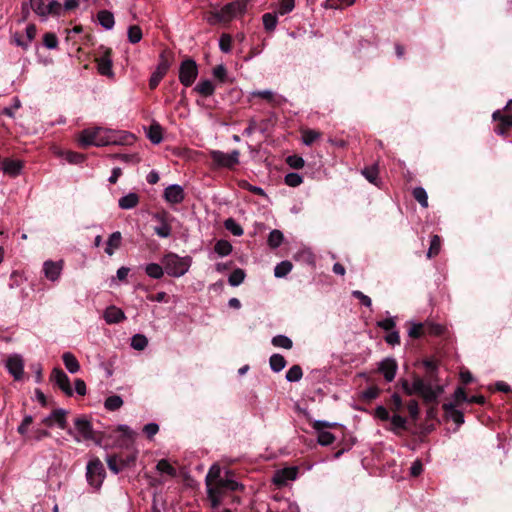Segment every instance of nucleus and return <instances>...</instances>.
I'll use <instances>...</instances> for the list:
<instances>
[{"mask_svg":"<svg viewBox=\"0 0 512 512\" xmlns=\"http://www.w3.org/2000/svg\"><path fill=\"white\" fill-rule=\"evenodd\" d=\"M214 251L221 257L227 256L232 252V245L227 240H218L214 246Z\"/></svg>","mask_w":512,"mask_h":512,"instance_id":"f704fd0d","label":"nucleus"},{"mask_svg":"<svg viewBox=\"0 0 512 512\" xmlns=\"http://www.w3.org/2000/svg\"><path fill=\"white\" fill-rule=\"evenodd\" d=\"M424 325H425V334H429V335L438 336V335H441L445 330L444 326H442L440 324L424 323Z\"/></svg>","mask_w":512,"mask_h":512,"instance_id":"864d4df0","label":"nucleus"},{"mask_svg":"<svg viewBox=\"0 0 512 512\" xmlns=\"http://www.w3.org/2000/svg\"><path fill=\"white\" fill-rule=\"evenodd\" d=\"M6 368L16 380H20L24 372V362L22 357L17 354L10 356L6 361Z\"/></svg>","mask_w":512,"mask_h":512,"instance_id":"2eb2a0df","label":"nucleus"},{"mask_svg":"<svg viewBox=\"0 0 512 512\" xmlns=\"http://www.w3.org/2000/svg\"><path fill=\"white\" fill-rule=\"evenodd\" d=\"M194 90L200 95L208 97L214 93L215 87L210 80H202L194 87Z\"/></svg>","mask_w":512,"mask_h":512,"instance_id":"c756f323","label":"nucleus"},{"mask_svg":"<svg viewBox=\"0 0 512 512\" xmlns=\"http://www.w3.org/2000/svg\"><path fill=\"white\" fill-rule=\"evenodd\" d=\"M379 371L387 382L393 381L397 371V363L392 358H386L380 362Z\"/></svg>","mask_w":512,"mask_h":512,"instance_id":"aec40b11","label":"nucleus"},{"mask_svg":"<svg viewBox=\"0 0 512 512\" xmlns=\"http://www.w3.org/2000/svg\"><path fill=\"white\" fill-rule=\"evenodd\" d=\"M408 335L412 338H419L425 335L424 323H413L408 331Z\"/></svg>","mask_w":512,"mask_h":512,"instance_id":"8fccbe9b","label":"nucleus"},{"mask_svg":"<svg viewBox=\"0 0 512 512\" xmlns=\"http://www.w3.org/2000/svg\"><path fill=\"white\" fill-rule=\"evenodd\" d=\"M287 163L290 167L294 169H301L304 167L305 161L302 157L299 156H289L287 158Z\"/></svg>","mask_w":512,"mask_h":512,"instance_id":"e2e57ef3","label":"nucleus"},{"mask_svg":"<svg viewBox=\"0 0 512 512\" xmlns=\"http://www.w3.org/2000/svg\"><path fill=\"white\" fill-rule=\"evenodd\" d=\"M443 409L446 413L449 414L451 419L457 424L461 425L464 423V415L461 411L455 408V404L453 403H444Z\"/></svg>","mask_w":512,"mask_h":512,"instance_id":"c85d7f7f","label":"nucleus"},{"mask_svg":"<svg viewBox=\"0 0 512 512\" xmlns=\"http://www.w3.org/2000/svg\"><path fill=\"white\" fill-rule=\"evenodd\" d=\"M356 0H327L326 7L331 9H341L343 6H350Z\"/></svg>","mask_w":512,"mask_h":512,"instance_id":"6e6d98bb","label":"nucleus"},{"mask_svg":"<svg viewBox=\"0 0 512 512\" xmlns=\"http://www.w3.org/2000/svg\"><path fill=\"white\" fill-rule=\"evenodd\" d=\"M191 262V257H180L174 253H168L162 259L165 272L172 277H181L186 274L191 266Z\"/></svg>","mask_w":512,"mask_h":512,"instance_id":"f03ea898","label":"nucleus"},{"mask_svg":"<svg viewBox=\"0 0 512 512\" xmlns=\"http://www.w3.org/2000/svg\"><path fill=\"white\" fill-rule=\"evenodd\" d=\"M303 376L302 368L299 365H293L286 372V380L288 382H298Z\"/></svg>","mask_w":512,"mask_h":512,"instance_id":"ea45409f","label":"nucleus"},{"mask_svg":"<svg viewBox=\"0 0 512 512\" xmlns=\"http://www.w3.org/2000/svg\"><path fill=\"white\" fill-rule=\"evenodd\" d=\"M114 157L125 163L137 164L140 162V157L137 154H116Z\"/></svg>","mask_w":512,"mask_h":512,"instance_id":"680f3d73","label":"nucleus"},{"mask_svg":"<svg viewBox=\"0 0 512 512\" xmlns=\"http://www.w3.org/2000/svg\"><path fill=\"white\" fill-rule=\"evenodd\" d=\"M303 182V178L300 174L291 172L285 176V183L290 187H297Z\"/></svg>","mask_w":512,"mask_h":512,"instance_id":"3c124183","label":"nucleus"},{"mask_svg":"<svg viewBox=\"0 0 512 512\" xmlns=\"http://www.w3.org/2000/svg\"><path fill=\"white\" fill-rule=\"evenodd\" d=\"M101 132V127L84 129L78 137L80 146L84 148L92 145L94 146V142H96L98 134Z\"/></svg>","mask_w":512,"mask_h":512,"instance_id":"6ab92c4d","label":"nucleus"},{"mask_svg":"<svg viewBox=\"0 0 512 512\" xmlns=\"http://www.w3.org/2000/svg\"><path fill=\"white\" fill-rule=\"evenodd\" d=\"M164 271V266H161L157 263H150L145 267L146 274L153 279L162 278L164 275Z\"/></svg>","mask_w":512,"mask_h":512,"instance_id":"2f4dec72","label":"nucleus"},{"mask_svg":"<svg viewBox=\"0 0 512 512\" xmlns=\"http://www.w3.org/2000/svg\"><path fill=\"white\" fill-rule=\"evenodd\" d=\"M262 21L264 28L269 32L274 31L278 23L277 16L273 13H265L262 16Z\"/></svg>","mask_w":512,"mask_h":512,"instance_id":"a19ab883","label":"nucleus"},{"mask_svg":"<svg viewBox=\"0 0 512 512\" xmlns=\"http://www.w3.org/2000/svg\"><path fill=\"white\" fill-rule=\"evenodd\" d=\"M270 368L272 371L278 373L286 366V360L281 354H273L269 359Z\"/></svg>","mask_w":512,"mask_h":512,"instance_id":"7c9ffc66","label":"nucleus"},{"mask_svg":"<svg viewBox=\"0 0 512 512\" xmlns=\"http://www.w3.org/2000/svg\"><path fill=\"white\" fill-rule=\"evenodd\" d=\"M101 133L98 134V138L96 142H94V146H107V145H115L122 144L126 141L127 137L130 135H122V132L115 131L107 128L101 127Z\"/></svg>","mask_w":512,"mask_h":512,"instance_id":"1a4fd4ad","label":"nucleus"},{"mask_svg":"<svg viewBox=\"0 0 512 512\" xmlns=\"http://www.w3.org/2000/svg\"><path fill=\"white\" fill-rule=\"evenodd\" d=\"M239 487V484L238 482L234 481V480H229V479H219L217 482H216V485L214 487L215 489V492H214V498L211 499L212 500V506L213 507H216L219 503V501L216 499V494L220 493L221 490L223 489H229L231 491H235L237 490Z\"/></svg>","mask_w":512,"mask_h":512,"instance_id":"4be33fe9","label":"nucleus"},{"mask_svg":"<svg viewBox=\"0 0 512 512\" xmlns=\"http://www.w3.org/2000/svg\"><path fill=\"white\" fill-rule=\"evenodd\" d=\"M63 267H64L63 260H59V261L47 260L43 263V273L48 280L55 282V281L59 280V278L62 274V271H63Z\"/></svg>","mask_w":512,"mask_h":512,"instance_id":"f8f14e48","label":"nucleus"},{"mask_svg":"<svg viewBox=\"0 0 512 512\" xmlns=\"http://www.w3.org/2000/svg\"><path fill=\"white\" fill-rule=\"evenodd\" d=\"M122 242V235L119 231L113 232L106 243L105 253L112 256L115 250L119 249Z\"/></svg>","mask_w":512,"mask_h":512,"instance_id":"a878e982","label":"nucleus"},{"mask_svg":"<svg viewBox=\"0 0 512 512\" xmlns=\"http://www.w3.org/2000/svg\"><path fill=\"white\" fill-rule=\"evenodd\" d=\"M64 157L71 164H79L84 161V155L77 152L67 151L64 153Z\"/></svg>","mask_w":512,"mask_h":512,"instance_id":"bf43d9fd","label":"nucleus"},{"mask_svg":"<svg viewBox=\"0 0 512 512\" xmlns=\"http://www.w3.org/2000/svg\"><path fill=\"white\" fill-rule=\"evenodd\" d=\"M402 388L404 392L411 396L414 394H420L424 401L430 403L437 400L439 395L443 392V388L439 385L435 387L430 383L426 382L420 377H415L413 383L410 384L407 380H402Z\"/></svg>","mask_w":512,"mask_h":512,"instance_id":"f257e3e1","label":"nucleus"},{"mask_svg":"<svg viewBox=\"0 0 512 512\" xmlns=\"http://www.w3.org/2000/svg\"><path fill=\"white\" fill-rule=\"evenodd\" d=\"M51 380L67 395L72 396L73 390L70 385V380L63 370L54 368L51 374Z\"/></svg>","mask_w":512,"mask_h":512,"instance_id":"4468645a","label":"nucleus"},{"mask_svg":"<svg viewBox=\"0 0 512 512\" xmlns=\"http://www.w3.org/2000/svg\"><path fill=\"white\" fill-rule=\"evenodd\" d=\"M62 359L66 369L70 373L74 374L80 370V364L71 352H65L62 356Z\"/></svg>","mask_w":512,"mask_h":512,"instance_id":"cd10ccee","label":"nucleus"},{"mask_svg":"<svg viewBox=\"0 0 512 512\" xmlns=\"http://www.w3.org/2000/svg\"><path fill=\"white\" fill-rule=\"evenodd\" d=\"M67 414L68 411L62 408L53 410L47 417H45L42 422L48 426L52 427L57 425L60 429H67Z\"/></svg>","mask_w":512,"mask_h":512,"instance_id":"9b49d317","label":"nucleus"},{"mask_svg":"<svg viewBox=\"0 0 512 512\" xmlns=\"http://www.w3.org/2000/svg\"><path fill=\"white\" fill-rule=\"evenodd\" d=\"M220 467L218 465H213L208 471L206 475V485H207V493L210 499L214 498L215 489L212 487V481L217 480L220 477Z\"/></svg>","mask_w":512,"mask_h":512,"instance_id":"393cba45","label":"nucleus"},{"mask_svg":"<svg viewBox=\"0 0 512 512\" xmlns=\"http://www.w3.org/2000/svg\"><path fill=\"white\" fill-rule=\"evenodd\" d=\"M271 342L273 346L284 349H291L293 346L292 340L285 335L274 336Z\"/></svg>","mask_w":512,"mask_h":512,"instance_id":"58836bf2","label":"nucleus"},{"mask_svg":"<svg viewBox=\"0 0 512 512\" xmlns=\"http://www.w3.org/2000/svg\"><path fill=\"white\" fill-rule=\"evenodd\" d=\"M284 236L280 230L274 229L269 233L268 245L275 249L278 248L283 242Z\"/></svg>","mask_w":512,"mask_h":512,"instance_id":"72a5a7b5","label":"nucleus"},{"mask_svg":"<svg viewBox=\"0 0 512 512\" xmlns=\"http://www.w3.org/2000/svg\"><path fill=\"white\" fill-rule=\"evenodd\" d=\"M99 24L106 30H111L115 25L114 15L108 10H101L97 14Z\"/></svg>","mask_w":512,"mask_h":512,"instance_id":"bb28decb","label":"nucleus"},{"mask_svg":"<svg viewBox=\"0 0 512 512\" xmlns=\"http://www.w3.org/2000/svg\"><path fill=\"white\" fill-rule=\"evenodd\" d=\"M184 197V190L178 184H172L164 190V199L170 204H179L184 200Z\"/></svg>","mask_w":512,"mask_h":512,"instance_id":"f3484780","label":"nucleus"},{"mask_svg":"<svg viewBox=\"0 0 512 512\" xmlns=\"http://www.w3.org/2000/svg\"><path fill=\"white\" fill-rule=\"evenodd\" d=\"M336 425H337V423L329 424L328 422H325V421H316L313 424V428L316 431H318L319 444H321L322 446H328L335 441V436L332 433L325 431L324 428H327L329 426H336Z\"/></svg>","mask_w":512,"mask_h":512,"instance_id":"ddd939ff","label":"nucleus"},{"mask_svg":"<svg viewBox=\"0 0 512 512\" xmlns=\"http://www.w3.org/2000/svg\"><path fill=\"white\" fill-rule=\"evenodd\" d=\"M154 232L161 238H168L171 235V227L165 221H162L159 226L154 227Z\"/></svg>","mask_w":512,"mask_h":512,"instance_id":"603ef678","label":"nucleus"},{"mask_svg":"<svg viewBox=\"0 0 512 512\" xmlns=\"http://www.w3.org/2000/svg\"><path fill=\"white\" fill-rule=\"evenodd\" d=\"M86 478L91 487L98 490L105 478V469L99 459L89 461L86 468Z\"/></svg>","mask_w":512,"mask_h":512,"instance_id":"20e7f679","label":"nucleus"},{"mask_svg":"<svg viewBox=\"0 0 512 512\" xmlns=\"http://www.w3.org/2000/svg\"><path fill=\"white\" fill-rule=\"evenodd\" d=\"M140 202L138 194L130 192L118 200V206L123 210H130L135 208Z\"/></svg>","mask_w":512,"mask_h":512,"instance_id":"b1692460","label":"nucleus"},{"mask_svg":"<svg viewBox=\"0 0 512 512\" xmlns=\"http://www.w3.org/2000/svg\"><path fill=\"white\" fill-rule=\"evenodd\" d=\"M122 405L123 400L118 395L109 396L104 402V407L109 411H116L120 409Z\"/></svg>","mask_w":512,"mask_h":512,"instance_id":"c9c22d12","label":"nucleus"},{"mask_svg":"<svg viewBox=\"0 0 512 512\" xmlns=\"http://www.w3.org/2000/svg\"><path fill=\"white\" fill-rule=\"evenodd\" d=\"M239 155L238 150H233L231 153H224L219 150L210 152V157L215 166L228 169H232L239 163Z\"/></svg>","mask_w":512,"mask_h":512,"instance_id":"0eeeda50","label":"nucleus"},{"mask_svg":"<svg viewBox=\"0 0 512 512\" xmlns=\"http://www.w3.org/2000/svg\"><path fill=\"white\" fill-rule=\"evenodd\" d=\"M170 67V62L168 58L166 57L165 53L162 52L160 54L159 63L156 67V70L151 75V78L149 80V86L151 89H155L160 81L163 79V77L166 75Z\"/></svg>","mask_w":512,"mask_h":512,"instance_id":"9d476101","label":"nucleus"},{"mask_svg":"<svg viewBox=\"0 0 512 512\" xmlns=\"http://www.w3.org/2000/svg\"><path fill=\"white\" fill-rule=\"evenodd\" d=\"M320 137V133L315 130H306L303 132V143L305 145H311Z\"/></svg>","mask_w":512,"mask_h":512,"instance_id":"4d7b16f0","label":"nucleus"},{"mask_svg":"<svg viewBox=\"0 0 512 512\" xmlns=\"http://www.w3.org/2000/svg\"><path fill=\"white\" fill-rule=\"evenodd\" d=\"M148 345V339L143 334H135L131 338V347L135 350L141 351L144 350Z\"/></svg>","mask_w":512,"mask_h":512,"instance_id":"4c0bfd02","label":"nucleus"},{"mask_svg":"<svg viewBox=\"0 0 512 512\" xmlns=\"http://www.w3.org/2000/svg\"><path fill=\"white\" fill-rule=\"evenodd\" d=\"M390 420L394 429H404L406 426V419L398 414L393 415Z\"/></svg>","mask_w":512,"mask_h":512,"instance_id":"774afa93","label":"nucleus"},{"mask_svg":"<svg viewBox=\"0 0 512 512\" xmlns=\"http://www.w3.org/2000/svg\"><path fill=\"white\" fill-rule=\"evenodd\" d=\"M103 317L107 324H117L126 319L123 310L114 305L106 308Z\"/></svg>","mask_w":512,"mask_h":512,"instance_id":"412c9836","label":"nucleus"},{"mask_svg":"<svg viewBox=\"0 0 512 512\" xmlns=\"http://www.w3.org/2000/svg\"><path fill=\"white\" fill-rule=\"evenodd\" d=\"M32 422H33V417L31 415H26L23 418L21 424L17 428L18 433L21 435H25L28 431V427L31 425Z\"/></svg>","mask_w":512,"mask_h":512,"instance_id":"0e129e2a","label":"nucleus"},{"mask_svg":"<svg viewBox=\"0 0 512 512\" xmlns=\"http://www.w3.org/2000/svg\"><path fill=\"white\" fill-rule=\"evenodd\" d=\"M232 38L228 34H223L219 40V48L222 52L228 53L231 50Z\"/></svg>","mask_w":512,"mask_h":512,"instance_id":"13d9d810","label":"nucleus"},{"mask_svg":"<svg viewBox=\"0 0 512 512\" xmlns=\"http://www.w3.org/2000/svg\"><path fill=\"white\" fill-rule=\"evenodd\" d=\"M298 474L296 467H288L278 470L274 477L273 482L278 486L286 485L288 481L295 480Z\"/></svg>","mask_w":512,"mask_h":512,"instance_id":"a211bd4d","label":"nucleus"},{"mask_svg":"<svg viewBox=\"0 0 512 512\" xmlns=\"http://www.w3.org/2000/svg\"><path fill=\"white\" fill-rule=\"evenodd\" d=\"M245 279L244 270L237 268L235 269L229 276L228 282L231 286L236 287L239 286Z\"/></svg>","mask_w":512,"mask_h":512,"instance_id":"37998d69","label":"nucleus"},{"mask_svg":"<svg viewBox=\"0 0 512 512\" xmlns=\"http://www.w3.org/2000/svg\"><path fill=\"white\" fill-rule=\"evenodd\" d=\"M224 226L234 236H241L244 233L243 228L232 218L225 220Z\"/></svg>","mask_w":512,"mask_h":512,"instance_id":"de8ad7c7","label":"nucleus"},{"mask_svg":"<svg viewBox=\"0 0 512 512\" xmlns=\"http://www.w3.org/2000/svg\"><path fill=\"white\" fill-rule=\"evenodd\" d=\"M29 5L41 21H47L49 17H60L63 14L62 4L57 0H29Z\"/></svg>","mask_w":512,"mask_h":512,"instance_id":"7ed1b4c3","label":"nucleus"},{"mask_svg":"<svg viewBox=\"0 0 512 512\" xmlns=\"http://www.w3.org/2000/svg\"><path fill=\"white\" fill-rule=\"evenodd\" d=\"M128 41L131 44H136L141 41L143 34L142 30L138 25H131L127 31Z\"/></svg>","mask_w":512,"mask_h":512,"instance_id":"e433bc0d","label":"nucleus"},{"mask_svg":"<svg viewBox=\"0 0 512 512\" xmlns=\"http://www.w3.org/2000/svg\"><path fill=\"white\" fill-rule=\"evenodd\" d=\"M295 7V0H280L278 5V13L286 15L290 13Z\"/></svg>","mask_w":512,"mask_h":512,"instance_id":"09e8293b","label":"nucleus"},{"mask_svg":"<svg viewBox=\"0 0 512 512\" xmlns=\"http://www.w3.org/2000/svg\"><path fill=\"white\" fill-rule=\"evenodd\" d=\"M361 173L370 183H372V184L377 183L378 174H379L377 165L365 167Z\"/></svg>","mask_w":512,"mask_h":512,"instance_id":"c03bdc74","label":"nucleus"},{"mask_svg":"<svg viewBox=\"0 0 512 512\" xmlns=\"http://www.w3.org/2000/svg\"><path fill=\"white\" fill-rule=\"evenodd\" d=\"M413 197L420 203L422 207H428V195L423 187L414 188Z\"/></svg>","mask_w":512,"mask_h":512,"instance_id":"a18cd8bd","label":"nucleus"},{"mask_svg":"<svg viewBox=\"0 0 512 512\" xmlns=\"http://www.w3.org/2000/svg\"><path fill=\"white\" fill-rule=\"evenodd\" d=\"M23 164L19 160L5 159L2 163V170L5 174L16 177L21 173Z\"/></svg>","mask_w":512,"mask_h":512,"instance_id":"5701e85b","label":"nucleus"},{"mask_svg":"<svg viewBox=\"0 0 512 512\" xmlns=\"http://www.w3.org/2000/svg\"><path fill=\"white\" fill-rule=\"evenodd\" d=\"M198 75V67L194 60H184L179 68V81L185 87L191 86Z\"/></svg>","mask_w":512,"mask_h":512,"instance_id":"6e6552de","label":"nucleus"},{"mask_svg":"<svg viewBox=\"0 0 512 512\" xmlns=\"http://www.w3.org/2000/svg\"><path fill=\"white\" fill-rule=\"evenodd\" d=\"M246 11V3L244 1H234L223 6L215 17L220 22H229L232 19L241 16Z\"/></svg>","mask_w":512,"mask_h":512,"instance_id":"423d86ee","label":"nucleus"},{"mask_svg":"<svg viewBox=\"0 0 512 512\" xmlns=\"http://www.w3.org/2000/svg\"><path fill=\"white\" fill-rule=\"evenodd\" d=\"M75 429H68L67 433L71 435L76 442L82 440H94L95 435L91 423L85 417H78L74 421Z\"/></svg>","mask_w":512,"mask_h":512,"instance_id":"39448f33","label":"nucleus"},{"mask_svg":"<svg viewBox=\"0 0 512 512\" xmlns=\"http://www.w3.org/2000/svg\"><path fill=\"white\" fill-rule=\"evenodd\" d=\"M253 96L263 98L267 100L268 102H274L275 101V95L271 90H262V91H254L252 92Z\"/></svg>","mask_w":512,"mask_h":512,"instance_id":"338daca9","label":"nucleus"},{"mask_svg":"<svg viewBox=\"0 0 512 512\" xmlns=\"http://www.w3.org/2000/svg\"><path fill=\"white\" fill-rule=\"evenodd\" d=\"M293 265L290 261L285 260L278 263L274 268V276L276 278H283L291 272Z\"/></svg>","mask_w":512,"mask_h":512,"instance_id":"473e14b6","label":"nucleus"},{"mask_svg":"<svg viewBox=\"0 0 512 512\" xmlns=\"http://www.w3.org/2000/svg\"><path fill=\"white\" fill-rule=\"evenodd\" d=\"M157 470L161 473H166L168 475H171V476H174L176 474V471L175 469L170 465V463L165 460V459H161L158 463H157Z\"/></svg>","mask_w":512,"mask_h":512,"instance_id":"5fc2aeb1","label":"nucleus"},{"mask_svg":"<svg viewBox=\"0 0 512 512\" xmlns=\"http://www.w3.org/2000/svg\"><path fill=\"white\" fill-rule=\"evenodd\" d=\"M111 54V50L107 49L101 56L96 58L98 72L103 76L113 77L114 75Z\"/></svg>","mask_w":512,"mask_h":512,"instance_id":"dca6fc26","label":"nucleus"},{"mask_svg":"<svg viewBox=\"0 0 512 512\" xmlns=\"http://www.w3.org/2000/svg\"><path fill=\"white\" fill-rule=\"evenodd\" d=\"M441 248V239L438 235H433L430 242V247L427 252V257L432 258L440 252Z\"/></svg>","mask_w":512,"mask_h":512,"instance_id":"49530a36","label":"nucleus"},{"mask_svg":"<svg viewBox=\"0 0 512 512\" xmlns=\"http://www.w3.org/2000/svg\"><path fill=\"white\" fill-rule=\"evenodd\" d=\"M147 136L153 144H159L162 141V129L160 125H151Z\"/></svg>","mask_w":512,"mask_h":512,"instance_id":"79ce46f5","label":"nucleus"},{"mask_svg":"<svg viewBox=\"0 0 512 512\" xmlns=\"http://www.w3.org/2000/svg\"><path fill=\"white\" fill-rule=\"evenodd\" d=\"M43 43L48 49H55L58 46V39L53 33H46L43 38Z\"/></svg>","mask_w":512,"mask_h":512,"instance_id":"052dcab7","label":"nucleus"},{"mask_svg":"<svg viewBox=\"0 0 512 512\" xmlns=\"http://www.w3.org/2000/svg\"><path fill=\"white\" fill-rule=\"evenodd\" d=\"M352 296L359 299L364 306L371 307V305H372L371 298L369 296L365 295L364 293H362L361 291H359V290L352 291Z\"/></svg>","mask_w":512,"mask_h":512,"instance_id":"69168bd1","label":"nucleus"}]
</instances>
